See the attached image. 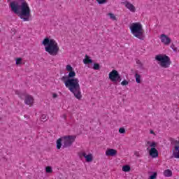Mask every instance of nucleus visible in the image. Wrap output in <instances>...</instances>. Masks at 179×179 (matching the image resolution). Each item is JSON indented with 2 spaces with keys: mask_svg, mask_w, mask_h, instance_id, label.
Wrapping results in <instances>:
<instances>
[{
  "mask_svg": "<svg viewBox=\"0 0 179 179\" xmlns=\"http://www.w3.org/2000/svg\"><path fill=\"white\" fill-rule=\"evenodd\" d=\"M76 73L75 71H69L68 76H63L61 79L64 82L66 87L74 94L76 99L80 100L82 99V92H80V85L79 79L76 78Z\"/></svg>",
  "mask_w": 179,
  "mask_h": 179,
  "instance_id": "f257e3e1",
  "label": "nucleus"
},
{
  "mask_svg": "<svg viewBox=\"0 0 179 179\" xmlns=\"http://www.w3.org/2000/svg\"><path fill=\"white\" fill-rule=\"evenodd\" d=\"M11 11L15 15H19L20 19L24 22L30 20V7L26 0H18V1H11L9 4Z\"/></svg>",
  "mask_w": 179,
  "mask_h": 179,
  "instance_id": "f03ea898",
  "label": "nucleus"
},
{
  "mask_svg": "<svg viewBox=\"0 0 179 179\" xmlns=\"http://www.w3.org/2000/svg\"><path fill=\"white\" fill-rule=\"evenodd\" d=\"M41 44L42 45H44L45 50L46 52H48L50 55H58V52H59V47H58V43L55 40L45 37L41 42Z\"/></svg>",
  "mask_w": 179,
  "mask_h": 179,
  "instance_id": "7ed1b4c3",
  "label": "nucleus"
},
{
  "mask_svg": "<svg viewBox=\"0 0 179 179\" xmlns=\"http://www.w3.org/2000/svg\"><path fill=\"white\" fill-rule=\"evenodd\" d=\"M75 139H76V136H64L58 138L56 141V148L58 150L62 148V149H65L66 148H71L73 142H75Z\"/></svg>",
  "mask_w": 179,
  "mask_h": 179,
  "instance_id": "20e7f679",
  "label": "nucleus"
},
{
  "mask_svg": "<svg viewBox=\"0 0 179 179\" xmlns=\"http://www.w3.org/2000/svg\"><path fill=\"white\" fill-rule=\"evenodd\" d=\"M130 31L136 38H138V40H145L143 27L141 22H133L130 25Z\"/></svg>",
  "mask_w": 179,
  "mask_h": 179,
  "instance_id": "39448f33",
  "label": "nucleus"
},
{
  "mask_svg": "<svg viewBox=\"0 0 179 179\" xmlns=\"http://www.w3.org/2000/svg\"><path fill=\"white\" fill-rule=\"evenodd\" d=\"M155 59L158 61V64L162 68H169L171 65L170 57L166 55H157L155 56Z\"/></svg>",
  "mask_w": 179,
  "mask_h": 179,
  "instance_id": "423d86ee",
  "label": "nucleus"
},
{
  "mask_svg": "<svg viewBox=\"0 0 179 179\" xmlns=\"http://www.w3.org/2000/svg\"><path fill=\"white\" fill-rule=\"evenodd\" d=\"M169 141L171 145H175L174 150H172V155L170 157V159H179V141H177L173 138H170Z\"/></svg>",
  "mask_w": 179,
  "mask_h": 179,
  "instance_id": "0eeeda50",
  "label": "nucleus"
},
{
  "mask_svg": "<svg viewBox=\"0 0 179 179\" xmlns=\"http://www.w3.org/2000/svg\"><path fill=\"white\" fill-rule=\"evenodd\" d=\"M109 79L113 83H117V82H121V80H122L121 76L115 69L112 70V71L109 73Z\"/></svg>",
  "mask_w": 179,
  "mask_h": 179,
  "instance_id": "6e6552de",
  "label": "nucleus"
},
{
  "mask_svg": "<svg viewBox=\"0 0 179 179\" xmlns=\"http://www.w3.org/2000/svg\"><path fill=\"white\" fill-rule=\"evenodd\" d=\"M160 38L162 43H163V44H165V45H169V44L171 43V38H170V37H168V36L164 34L161 35Z\"/></svg>",
  "mask_w": 179,
  "mask_h": 179,
  "instance_id": "1a4fd4ad",
  "label": "nucleus"
},
{
  "mask_svg": "<svg viewBox=\"0 0 179 179\" xmlns=\"http://www.w3.org/2000/svg\"><path fill=\"white\" fill-rule=\"evenodd\" d=\"M149 155L152 159H156V157H159V151L156 148H152L150 150Z\"/></svg>",
  "mask_w": 179,
  "mask_h": 179,
  "instance_id": "9d476101",
  "label": "nucleus"
},
{
  "mask_svg": "<svg viewBox=\"0 0 179 179\" xmlns=\"http://www.w3.org/2000/svg\"><path fill=\"white\" fill-rule=\"evenodd\" d=\"M33 101H34V99L31 95H27L24 99V103L27 106H33Z\"/></svg>",
  "mask_w": 179,
  "mask_h": 179,
  "instance_id": "9b49d317",
  "label": "nucleus"
},
{
  "mask_svg": "<svg viewBox=\"0 0 179 179\" xmlns=\"http://www.w3.org/2000/svg\"><path fill=\"white\" fill-rule=\"evenodd\" d=\"M82 156L85 158V161L87 163H90L91 162H93V155L88 154L87 155L86 152H83Z\"/></svg>",
  "mask_w": 179,
  "mask_h": 179,
  "instance_id": "f8f14e48",
  "label": "nucleus"
},
{
  "mask_svg": "<svg viewBox=\"0 0 179 179\" xmlns=\"http://www.w3.org/2000/svg\"><path fill=\"white\" fill-rule=\"evenodd\" d=\"M117 155V150H114L113 148H109L106 151V156L114 157Z\"/></svg>",
  "mask_w": 179,
  "mask_h": 179,
  "instance_id": "ddd939ff",
  "label": "nucleus"
},
{
  "mask_svg": "<svg viewBox=\"0 0 179 179\" xmlns=\"http://www.w3.org/2000/svg\"><path fill=\"white\" fill-rule=\"evenodd\" d=\"M125 6L127 9H129L131 12L136 11V8H135V6L129 2H127L125 4Z\"/></svg>",
  "mask_w": 179,
  "mask_h": 179,
  "instance_id": "4468645a",
  "label": "nucleus"
},
{
  "mask_svg": "<svg viewBox=\"0 0 179 179\" xmlns=\"http://www.w3.org/2000/svg\"><path fill=\"white\" fill-rule=\"evenodd\" d=\"M83 63L85 65H87V64H93V60L90 59V57L87 55H85V58L83 59Z\"/></svg>",
  "mask_w": 179,
  "mask_h": 179,
  "instance_id": "2eb2a0df",
  "label": "nucleus"
},
{
  "mask_svg": "<svg viewBox=\"0 0 179 179\" xmlns=\"http://www.w3.org/2000/svg\"><path fill=\"white\" fill-rule=\"evenodd\" d=\"M134 78L136 79V83H141V82H142L141 80V74L138 73V71H136Z\"/></svg>",
  "mask_w": 179,
  "mask_h": 179,
  "instance_id": "dca6fc26",
  "label": "nucleus"
},
{
  "mask_svg": "<svg viewBox=\"0 0 179 179\" xmlns=\"http://www.w3.org/2000/svg\"><path fill=\"white\" fill-rule=\"evenodd\" d=\"M164 176L165 177H171L173 176V171L170 169H166L164 171Z\"/></svg>",
  "mask_w": 179,
  "mask_h": 179,
  "instance_id": "f3484780",
  "label": "nucleus"
},
{
  "mask_svg": "<svg viewBox=\"0 0 179 179\" xmlns=\"http://www.w3.org/2000/svg\"><path fill=\"white\" fill-rule=\"evenodd\" d=\"M122 170L124 173H129V171H131V166L129 165H124Z\"/></svg>",
  "mask_w": 179,
  "mask_h": 179,
  "instance_id": "a211bd4d",
  "label": "nucleus"
},
{
  "mask_svg": "<svg viewBox=\"0 0 179 179\" xmlns=\"http://www.w3.org/2000/svg\"><path fill=\"white\" fill-rule=\"evenodd\" d=\"M48 120V116L45 114H43L41 117V121L45 122Z\"/></svg>",
  "mask_w": 179,
  "mask_h": 179,
  "instance_id": "6ab92c4d",
  "label": "nucleus"
},
{
  "mask_svg": "<svg viewBox=\"0 0 179 179\" xmlns=\"http://www.w3.org/2000/svg\"><path fill=\"white\" fill-rule=\"evenodd\" d=\"M108 16H109L110 19L112 20H117V17H115V15L113 13H108Z\"/></svg>",
  "mask_w": 179,
  "mask_h": 179,
  "instance_id": "aec40b11",
  "label": "nucleus"
},
{
  "mask_svg": "<svg viewBox=\"0 0 179 179\" xmlns=\"http://www.w3.org/2000/svg\"><path fill=\"white\" fill-rule=\"evenodd\" d=\"M152 173L150 176L149 179H156L157 178V172H150Z\"/></svg>",
  "mask_w": 179,
  "mask_h": 179,
  "instance_id": "412c9836",
  "label": "nucleus"
},
{
  "mask_svg": "<svg viewBox=\"0 0 179 179\" xmlns=\"http://www.w3.org/2000/svg\"><path fill=\"white\" fill-rule=\"evenodd\" d=\"M93 69H94V71H99L100 69V64L98 63H94L93 64Z\"/></svg>",
  "mask_w": 179,
  "mask_h": 179,
  "instance_id": "4be33fe9",
  "label": "nucleus"
},
{
  "mask_svg": "<svg viewBox=\"0 0 179 179\" xmlns=\"http://www.w3.org/2000/svg\"><path fill=\"white\" fill-rule=\"evenodd\" d=\"M19 94V97L22 99V100H24L26 99V97H27L28 94L26 93H20L18 94Z\"/></svg>",
  "mask_w": 179,
  "mask_h": 179,
  "instance_id": "5701e85b",
  "label": "nucleus"
},
{
  "mask_svg": "<svg viewBox=\"0 0 179 179\" xmlns=\"http://www.w3.org/2000/svg\"><path fill=\"white\" fill-rule=\"evenodd\" d=\"M136 64L138 65V68H140V69H145V68L143 67V64H142L141 60H137Z\"/></svg>",
  "mask_w": 179,
  "mask_h": 179,
  "instance_id": "b1692460",
  "label": "nucleus"
},
{
  "mask_svg": "<svg viewBox=\"0 0 179 179\" xmlns=\"http://www.w3.org/2000/svg\"><path fill=\"white\" fill-rule=\"evenodd\" d=\"M108 0H96V2L99 5H104V3H107Z\"/></svg>",
  "mask_w": 179,
  "mask_h": 179,
  "instance_id": "393cba45",
  "label": "nucleus"
},
{
  "mask_svg": "<svg viewBox=\"0 0 179 179\" xmlns=\"http://www.w3.org/2000/svg\"><path fill=\"white\" fill-rule=\"evenodd\" d=\"M66 70L68 72H71L72 71H73V68L72 67V66H71V64H68V65L66 66Z\"/></svg>",
  "mask_w": 179,
  "mask_h": 179,
  "instance_id": "a878e982",
  "label": "nucleus"
},
{
  "mask_svg": "<svg viewBox=\"0 0 179 179\" xmlns=\"http://www.w3.org/2000/svg\"><path fill=\"white\" fill-rule=\"evenodd\" d=\"M22 58H20V57L17 58L15 59L16 65H20L22 64Z\"/></svg>",
  "mask_w": 179,
  "mask_h": 179,
  "instance_id": "bb28decb",
  "label": "nucleus"
},
{
  "mask_svg": "<svg viewBox=\"0 0 179 179\" xmlns=\"http://www.w3.org/2000/svg\"><path fill=\"white\" fill-rule=\"evenodd\" d=\"M129 84V82H128V80H124L120 83V85H122V86H127V85Z\"/></svg>",
  "mask_w": 179,
  "mask_h": 179,
  "instance_id": "cd10ccee",
  "label": "nucleus"
},
{
  "mask_svg": "<svg viewBox=\"0 0 179 179\" xmlns=\"http://www.w3.org/2000/svg\"><path fill=\"white\" fill-rule=\"evenodd\" d=\"M45 171L46 173H52V168L51 166H46L45 167Z\"/></svg>",
  "mask_w": 179,
  "mask_h": 179,
  "instance_id": "c85d7f7f",
  "label": "nucleus"
},
{
  "mask_svg": "<svg viewBox=\"0 0 179 179\" xmlns=\"http://www.w3.org/2000/svg\"><path fill=\"white\" fill-rule=\"evenodd\" d=\"M171 48L174 51V52H177L178 48L176 47V45L174 43H172L171 45Z\"/></svg>",
  "mask_w": 179,
  "mask_h": 179,
  "instance_id": "c756f323",
  "label": "nucleus"
},
{
  "mask_svg": "<svg viewBox=\"0 0 179 179\" xmlns=\"http://www.w3.org/2000/svg\"><path fill=\"white\" fill-rule=\"evenodd\" d=\"M125 133V128L124 127H120L119 129V134H124Z\"/></svg>",
  "mask_w": 179,
  "mask_h": 179,
  "instance_id": "7c9ffc66",
  "label": "nucleus"
},
{
  "mask_svg": "<svg viewBox=\"0 0 179 179\" xmlns=\"http://www.w3.org/2000/svg\"><path fill=\"white\" fill-rule=\"evenodd\" d=\"M151 149H152V148H156V142L153 141L150 145Z\"/></svg>",
  "mask_w": 179,
  "mask_h": 179,
  "instance_id": "2f4dec72",
  "label": "nucleus"
},
{
  "mask_svg": "<svg viewBox=\"0 0 179 179\" xmlns=\"http://www.w3.org/2000/svg\"><path fill=\"white\" fill-rule=\"evenodd\" d=\"M57 97H58V94H56V93H54V94H52V98H53V99H57Z\"/></svg>",
  "mask_w": 179,
  "mask_h": 179,
  "instance_id": "473e14b6",
  "label": "nucleus"
},
{
  "mask_svg": "<svg viewBox=\"0 0 179 179\" xmlns=\"http://www.w3.org/2000/svg\"><path fill=\"white\" fill-rule=\"evenodd\" d=\"M134 155H135L136 156H137V157H139V153H138L137 152H136L134 153Z\"/></svg>",
  "mask_w": 179,
  "mask_h": 179,
  "instance_id": "72a5a7b5",
  "label": "nucleus"
},
{
  "mask_svg": "<svg viewBox=\"0 0 179 179\" xmlns=\"http://www.w3.org/2000/svg\"><path fill=\"white\" fill-rule=\"evenodd\" d=\"M150 134H152L155 135V131H153V130H150Z\"/></svg>",
  "mask_w": 179,
  "mask_h": 179,
  "instance_id": "f704fd0d",
  "label": "nucleus"
},
{
  "mask_svg": "<svg viewBox=\"0 0 179 179\" xmlns=\"http://www.w3.org/2000/svg\"><path fill=\"white\" fill-rule=\"evenodd\" d=\"M24 118H27V119L29 118V115H24Z\"/></svg>",
  "mask_w": 179,
  "mask_h": 179,
  "instance_id": "c9c22d12",
  "label": "nucleus"
},
{
  "mask_svg": "<svg viewBox=\"0 0 179 179\" xmlns=\"http://www.w3.org/2000/svg\"><path fill=\"white\" fill-rule=\"evenodd\" d=\"M147 144H148V145H151V144H150V141H148V142H147Z\"/></svg>",
  "mask_w": 179,
  "mask_h": 179,
  "instance_id": "e433bc0d",
  "label": "nucleus"
},
{
  "mask_svg": "<svg viewBox=\"0 0 179 179\" xmlns=\"http://www.w3.org/2000/svg\"><path fill=\"white\" fill-rule=\"evenodd\" d=\"M147 150H149V151H150V148H147Z\"/></svg>",
  "mask_w": 179,
  "mask_h": 179,
  "instance_id": "4c0bfd02",
  "label": "nucleus"
},
{
  "mask_svg": "<svg viewBox=\"0 0 179 179\" xmlns=\"http://www.w3.org/2000/svg\"><path fill=\"white\" fill-rule=\"evenodd\" d=\"M0 121H1V117H0Z\"/></svg>",
  "mask_w": 179,
  "mask_h": 179,
  "instance_id": "58836bf2",
  "label": "nucleus"
},
{
  "mask_svg": "<svg viewBox=\"0 0 179 179\" xmlns=\"http://www.w3.org/2000/svg\"><path fill=\"white\" fill-rule=\"evenodd\" d=\"M0 33H1V30H0Z\"/></svg>",
  "mask_w": 179,
  "mask_h": 179,
  "instance_id": "ea45409f",
  "label": "nucleus"
}]
</instances>
